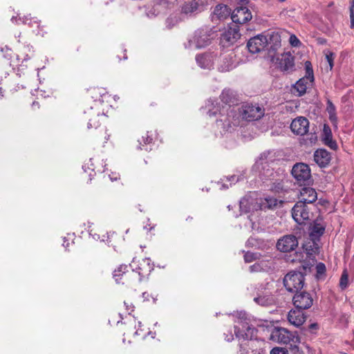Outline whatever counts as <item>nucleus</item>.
I'll return each instance as SVG.
<instances>
[{
	"mask_svg": "<svg viewBox=\"0 0 354 354\" xmlns=\"http://www.w3.org/2000/svg\"><path fill=\"white\" fill-rule=\"evenodd\" d=\"M130 267L131 270H128L127 265H121L115 270L113 277L118 283H122L128 286H134L147 279L153 270L151 260L148 258L142 259L138 261L133 259Z\"/></svg>",
	"mask_w": 354,
	"mask_h": 354,
	"instance_id": "obj_1",
	"label": "nucleus"
},
{
	"mask_svg": "<svg viewBox=\"0 0 354 354\" xmlns=\"http://www.w3.org/2000/svg\"><path fill=\"white\" fill-rule=\"evenodd\" d=\"M230 92L229 91H223L221 95V98L224 105L221 106L218 103L214 105V102L210 100H208L206 108L208 109V113L209 116H214L219 112L221 118L216 120V126L220 129V133L221 135H224L227 132H231L232 126L230 124V118H234L232 111L228 113L229 106L227 103L230 100Z\"/></svg>",
	"mask_w": 354,
	"mask_h": 354,
	"instance_id": "obj_2",
	"label": "nucleus"
},
{
	"mask_svg": "<svg viewBox=\"0 0 354 354\" xmlns=\"http://www.w3.org/2000/svg\"><path fill=\"white\" fill-rule=\"evenodd\" d=\"M282 201H278L272 197H266L264 198L253 199L251 197H244L240 201V210L241 212L249 213L254 212L259 210L272 209L281 204Z\"/></svg>",
	"mask_w": 354,
	"mask_h": 354,
	"instance_id": "obj_3",
	"label": "nucleus"
},
{
	"mask_svg": "<svg viewBox=\"0 0 354 354\" xmlns=\"http://www.w3.org/2000/svg\"><path fill=\"white\" fill-rule=\"evenodd\" d=\"M234 333L239 339H252L256 334V329L250 325L245 312H237L234 315Z\"/></svg>",
	"mask_w": 354,
	"mask_h": 354,
	"instance_id": "obj_4",
	"label": "nucleus"
},
{
	"mask_svg": "<svg viewBox=\"0 0 354 354\" xmlns=\"http://www.w3.org/2000/svg\"><path fill=\"white\" fill-rule=\"evenodd\" d=\"M214 33L207 28L198 29L191 36L185 47L191 49H198L207 46L213 39Z\"/></svg>",
	"mask_w": 354,
	"mask_h": 354,
	"instance_id": "obj_5",
	"label": "nucleus"
},
{
	"mask_svg": "<svg viewBox=\"0 0 354 354\" xmlns=\"http://www.w3.org/2000/svg\"><path fill=\"white\" fill-rule=\"evenodd\" d=\"M270 61L281 71L290 73L295 70V59L290 53L270 55Z\"/></svg>",
	"mask_w": 354,
	"mask_h": 354,
	"instance_id": "obj_6",
	"label": "nucleus"
},
{
	"mask_svg": "<svg viewBox=\"0 0 354 354\" xmlns=\"http://www.w3.org/2000/svg\"><path fill=\"white\" fill-rule=\"evenodd\" d=\"M306 75L299 79L295 84L294 88L298 93L299 96L306 93L307 88L312 85L314 82V74L312 64L309 61L305 62Z\"/></svg>",
	"mask_w": 354,
	"mask_h": 354,
	"instance_id": "obj_7",
	"label": "nucleus"
},
{
	"mask_svg": "<svg viewBox=\"0 0 354 354\" xmlns=\"http://www.w3.org/2000/svg\"><path fill=\"white\" fill-rule=\"evenodd\" d=\"M304 284V274L301 272H290L283 279V285L289 292H297Z\"/></svg>",
	"mask_w": 354,
	"mask_h": 354,
	"instance_id": "obj_8",
	"label": "nucleus"
},
{
	"mask_svg": "<svg viewBox=\"0 0 354 354\" xmlns=\"http://www.w3.org/2000/svg\"><path fill=\"white\" fill-rule=\"evenodd\" d=\"M270 339L279 344H288L290 342L297 343L299 337L284 328H274L270 335Z\"/></svg>",
	"mask_w": 354,
	"mask_h": 354,
	"instance_id": "obj_9",
	"label": "nucleus"
},
{
	"mask_svg": "<svg viewBox=\"0 0 354 354\" xmlns=\"http://www.w3.org/2000/svg\"><path fill=\"white\" fill-rule=\"evenodd\" d=\"M293 219L299 224L304 223L310 218V212L303 201H298L292 209Z\"/></svg>",
	"mask_w": 354,
	"mask_h": 354,
	"instance_id": "obj_10",
	"label": "nucleus"
},
{
	"mask_svg": "<svg viewBox=\"0 0 354 354\" xmlns=\"http://www.w3.org/2000/svg\"><path fill=\"white\" fill-rule=\"evenodd\" d=\"M231 19L234 24H245L252 19V13L243 3H241L234 10Z\"/></svg>",
	"mask_w": 354,
	"mask_h": 354,
	"instance_id": "obj_11",
	"label": "nucleus"
},
{
	"mask_svg": "<svg viewBox=\"0 0 354 354\" xmlns=\"http://www.w3.org/2000/svg\"><path fill=\"white\" fill-rule=\"evenodd\" d=\"M298 246V240L292 234L285 235L279 239L277 243V248L283 252H289Z\"/></svg>",
	"mask_w": 354,
	"mask_h": 354,
	"instance_id": "obj_12",
	"label": "nucleus"
},
{
	"mask_svg": "<svg viewBox=\"0 0 354 354\" xmlns=\"http://www.w3.org/2000/svg\"><path fill=\"white\" fill-rule=\"evenodd\" d=\"M292 174L299 183L308 180L310 178V170L308 165L297 163L292 169Z\"/></svg>",
	"mask_w": 354,
	"mask_h": 354,
	"instance_id": "obj_13",
	"label": "nucleus"
},
{
	"mask_svg": "<svg viewBox=\"0 0 354 354\" xmlns=\"http://www.w3.org/2000/svg\"><path fill=\"white\" fill-rule=\"evenodd\" d=\"M264 114L263 109L259 106L247 104L243 106L241 111L242 118L247 120H257Z\"/></svg>",
	"mask_w": 354,
	"mask_h": 354,
	"instance_id": "obj_14",
	"label": "nucleus"
},
{
	"mask_svg": "<svg viewBox=\"0 0 354 354\" xmlns=\"http://www.w3.org/2000/svg\"><path fill=\"white\" fill-rule=\"evenodd\" d=\"M290 129L295 135L304 136L308 131L309 121L305 117H297L292 121Z\"/></svg>",
	"mask_w": 354,
	"mask_h": 354,
	"instance_id": "obj_15",
	"label": "nucleus"
},
{
	"mask_svg": "<svg viewBox=\"0 0 354 354\" xmlns=\"http://www.w3.org/2000/svg\"><path fill=\"white\" fill-rule=\"evenodd\" d=\"M240 37L239 26L232 24L223 32L221 39L223 45L229 46L235 43Z\"/></svg>",
	"mask_w": 354,
	"mask_h": 354,
	"instance_id": "obj_16",
	"label": "nucleus"
},
{
	"mask_svg": "<svg viewBox=\"0 0 354 354\" xmlns=\"http://www.w3.org/2000/svg\"><path fill=\"white\" fill-rule=\"evenodd\" d=\"M296 292L292 299L293 304L296 308L308 309L310 308L313 302L310 294L306 292Z\"/></svg>",
	"mask_w": 354,
	"mask_h": 354,
	"instance_id": "obj_17",
	"label": "nucleus"
},
{
	"mask_svg": "<svg viewBox=\"0 0 354 354\" xmlns=\"http://www.w3.org/2000/svg\"><path fill=\"white\" fill-rule=\"evenodd\" d=\"M267 39L264 35H258L251 38L247 44L249 51L252 53H257L266 47Z\"/></svg>",
	"mask_w": 354,
	"mask_h": 354,
	"instance_id": "obj_18",
	"label": "nucleus"
},
{
	"mask_svg": "<svg viewBox=\"0 0 354 354\" xmlns=\"http://www.w3.org/2000/svg\"><path fill=\"white\" fill-rule=\"evenodd\" d=\"M325 231V225L319 220H316L310 227V239L313 241L314 248L318 249V244L317 241H319L320 236Z\"/></svg>",
	"mask_w": 354,
	"mask_h": 354,
	"instance_id": "obj_19",
	"label": "nucleus"
},
{
	"mask_svg": "<svg viewBox=\"0 0 354 354\" xmlns=\"http://www.w3.org/2000/svg\"><path fill=\"white\" fill-rule=\"evenodd\" d=\"M267 39L266 47L269 51V57L270 55H275V52L281 46V37L278 32H271L267 35H264Z\"/></svg>",
	"mask_w": 354,
	"mask_h": 354,
	"instance_id": "obj_20",
	"label": "nucleus"
},
{
	"mask_svg": "<svg viewBox=\"0 0 354 354\" xmlns=\"http://www.w3.org/2000/svg\"><path fill=\"white\" fill-rule=\"evenodd\" d=\"M270 152L263 153L261 155L259 159L255 162L253 169L258 170L260 175L263 176H268L272 175V171L269 168H266L268 165L269 160L268 158Z\"/></svg>",
	"mask_w": 354,
	"mask_h": 354,
	"instance_id": "obj_21",
	"label": "nucleus"
},
{
	"mask_svg": "<svg viewBox=\"0 0 354 354\" xmlns=\"http://www.w3.org/2000/svg\"><path fill=\"white\" fill-rule=\"evenodd\" d=\"M235 57L234 53H230L223 56L220 60L218 66V71L221 72H227L234 68L236 66Z\"/></svg>",
	"mask_w": 354,
	"mask_h": 354,
	"instance_id": "obj_22",
	"label": "nucleus"
},
{
	"mask_svg": "<svg viewBox=\"0 0 354 354\" xmlns=\"http://www.w3.org/2000/svg\"><path fill=\"white\" fill-rule=\"evenodd\" d=\"M301 310H291L288 315V322L296 327L301 326L306 321V316Z\"/></svg>",
	"mask_w": 354,
	"mask_h": 354,
	"instance_id": "obj_23",
	"label": "nucleus"
},
{
	"mask_svg": "<svg viewBox=\"0 0 354 354\" xmlns=\"http://www.w3.org/2000/svg\"><path fill=\"white\" fill-rule=\"evenodd\" d=\"M331 160L330 153L326 149H319L314 153V160L321 167H326Z\"/></svg>",
	"mask_w": 354,
	"mask_h": 354,
	"instance_id": "obj_24",
	"label": "nucleus"
},
{
	"mask_svg": "<svg viewBox=\"0 0 354 354\" xmlns=\"http://www.w3.org/2000/svg\"><path fill=\"white\" fill-rule=\"evenodd\" d=\"M215 55L212 53H204L196 57L198 65L204 69H211L213 66Z\"/></svg>",
	"mask_w": 354,
	"mask_h": 354,
	"instance_id": "obj_25",
	"label": "nucleus"
},
{
	"mask_svg": "<svg viewBox=\"0 0 354 354\" xmlns=\"http://www.w3.org/2000/svg\"><path fill=\"white\" fill-rule=\"evenodd\" d=\"M317 198V194L315 189L309 187H303L300 191L299 201L304 203H313Z\"/></svg>",
	"mask_w": 354,
	"mask_h": 354,
	"instance_id": "obj_26",
	"label": "nucleus"
},
{
	"mask_svg": "<svg viewBox=\"0 0 354 354\" xmlns=\"http://www.w3.org/2000/svg\"><path fill=\"white\" fill-rule=\"evenodd\" d=\"M230 15V11L225 5H217L214 10L212 20H223Z\"/></svg>",
	"mask_w": 354,
	"mask_h": 354,
	"instance_id": "obj_27",
	"label": "nucleus"
},
{
	"mask_svg": "<svg viewBox=\"0 0 354 354\" xmlns=\"http://www.w3.org/2000/svg\"><path fill=\"white\" fill-rule=\"evenodd\" d=\"M323 140L326 145L328 146L332 149H336L337 145L335 140H333L332 133L328 127L324 126Z\"/></svg>",
	"mask_w": 354,
	"mask_h": 354,
	"instance_id": "obj_28",
	"label": "nucleus"
},
{
	"mask_svg": "<svg viewBox=\"0 0 354 354\" xmlns=\"http://www.w3.org/2000/svg\"><path fill=\"white\" fill-rule=\"evenodd\" d=\"M254 301L263 306H267L272 305L274 303V299L272 296L270 295H264V296H260L258 297H255L254 299Z\"/></svg>",
	"mask_w": 354,
	"mask_h": 354,
	"instance_id": "obj_29",
	"label": "nucleus"
},
{
	"mask_svg": "<svg viewBox=\"0 0 354 354\" xmlns=\"http://www.w3.org/2000/svg\"><path fill=\"white\" fill-rule=\"evenodd\" d=\"M11 21L12 22H16L18 24H20V22L25 24H27L31 27L33 26V24H36L37 26H38V21L37 20H32V18L28 17V16H25L23 18L19 17V19H17V17H12Z\"/></svg>",
	"mask_w": 354,
	"mask_h": 354,
	"instance_id": "obj_30",
	"label": "nucleus"
},
{
	"mask_svg": "<svg viewBox=\"0 0 354 354\" xmlns=\"http://www.w3.org/2000/svg\"><path fill=\"white\" fill-rule=\"evenodd\" d=\"M268 264V261H261L251 266L250 269L251 272H260L268 268L269 267Z\"/></svg>",
	"mask_w": 354,
	"mask_h": 354,
	"instance_id": "obj_31",
	"label": "nucleus"
},
{
	"mask_svg": "<svg viewBox=\"0 0 354 354\" xmlns=\"http://www.w3.org/2000/svg\"><path fill=\"white\" fill-rule=\"evenodd\" d=\"M261 255L259 253L248 252L244 255V259L245 262L250 263L254 260L259 259Z\"/></svg>",
	"mask_w": 354,
	"mask_h": 354,
	"instance_id": "obj_32",
	"label": "nucleus"
},
{
	"mask_svg": "<svg viewBox=\"0 0 354 354\" xmlns=\"http://www.w3.org/2000/svg\"><path fill=\"white\" fill-rule=\"evenodd\" d=\"M325 57L327 62L328 63L329 69L331 71L334 65L335 54L330 50H327L325 52Z\"/></svg>",
	"mask_w": 354,
	"mask_h": 354,
	"instance_id": "obj_33",
	"label": "nucleus"
},
{
	"mask_svg": "<svg viewBox=\"0 0 354 354\" xmlns=\"http://www.w3.org/2000/svg\"><path fill=\"white\" fill-rule=\"evenodd\" d=\"M348 284V276L346 270H344L341 276L339 281V286L342 289H345Z\"/></svg>",
	"mask_w": 354,
	"mask_h": 354,
	"instance_id": "obj_34",
	"label": "nucleus"
},
{
	"mask_svg": "<svg viewBox=\"0 0 354 354\" xmlns=\"http://www.w3.org/2000/svg\"><path fill=\"white\" fill-rule=\"evenodd\" d=\"M100 115L97 113L93 119H91L88 122V128L90 129L91 127L97 128L100 126Z\"/></svg>",
	"mask_w": 354,
	"mask_h": 354,
	"instance_id": "obj_35",
	"label": "nucleus"
},
{
	"mask_svg": "<svg viewBox=\"0 0 354 354\" xmlns=\"http://www.w3.org/2000/svg\"><path fill=\"white\" fill-rule=\"evenodd\" d=\"M178 19L175 16H170L166 21L167 26L171 28L178 23Z\"/></svg>",
	"mask_w": 354,
	"mask_h": 354,
	"instance_id": "obj_36",
	"label": "nucleus"
},
{
	"mask_svg": "<svg viewBox=\"0 0 354 354\" xmlns=\"http://www.w3.org/2000/svg\"><path fill=\"white\" fill-rule=\"evenodd\" d=\"M316 271H317V277H319L320 275L324 274V272H326L325 265L322 263H317L316 266Z\"/></svg>",
	"mask_w": 354,
	"mask_h": 354,
	"instance_id": "obj_37",
	"label": "nucleus"
},
{
	"mask_svg": "<svg viewBox=\"0 0 354 354\" xmlns=\"http://www.w3.org/2000/svg\"><path fill=\"white\" fill-rule=\"evenodd\" d=\"M270 354H288V353L284 348L275 347L271 350Z\"/></svg>",
	"mask_w": 354,
	"mask_h": 354,
	"instance_id": "obj_38",
	"label": "nucleus"
},
{
	"mask_svg": "<svg viewBox=\"0 0 354 354\" xmlns=\"http://www.w3.org/2000/svg\"><path fill=\"white\" fill-rule=\"evenodd\" d=\"M289 41H290V44L292 46H295L296 47V46H298L300 44V41L299 40V39L295 35H290V39H289Z\"/></svg>",
	"mask_w": 354,
	"mask_h": 354,
	"instance_id": "obj_39",
	"label": "nucleus"
},
{
	"mask_svg": "<svg viewBox=\"0 0 354 354\" xmlns=\"http://www.w3.org/2000/svg\"><path fill=\"white\" fill-rule=\"evenodd\" d=\"M326 110H327L328 114L336 113L335 112V106L330 101H328Z\"/></svg>",
	"mask_w": 354,
	"mask_h": 354,
	"instance_id": "obj_40",
	"label": "nucleus"
},
{
	"mask_svg": "<svg viewBox=\"0 0 354 354\" xmlns=\"http://www.w3.org/2000/svg\"><path fill=\"white\" fill-rule=\"evenodd\" d=\"M239 180H240L239 178L235 175L231 176L229 178L228 177L226 178V182H229L230 185H231L232 184H234L235 183L238 182Z\"/></svg>",
	"mask_w": 354,
	"mask_h": 354,
	"instance_id": "obj_41",
	"label": "nucleus"
},
{
	"mask_svg": "<svg viewBox=\"0 0 354 354\" xmlns=\"http://www.w3.org/2000/svg\"><path fill=\"white\" fill-rule=\"evenodd\" d=\"M124 305L126 306V309L129 314L131 313V312L133 311L134 306H133V304L131 303H128V302L124 301Z\"/></svg>",
	"mask_w": 354,
	"mask_h": 354,
	"instance_id": "obj_42",
	"label": "nucleus"
},
{
	"mask_svg": "<svg viewBox=\"0 0 354 354\" xmlns=\"http://www.w3.org/2000/svg\"><path fill=\"white\" fill-rule=\"evenodd\" d=\"M353 13H354V0H351L350 18L351 19H353Z\"/></svg>",
	"mask_w": 354,
	"mask_h": 354,
	"instance_id": "obj_43",
	"label": "nucleus"
},
{
	"mask_svg": "<svg viewBox=\"0 0 354 354\" xmlns=\"http://www.w3.org/2000/svg\"><path fill=\"white\" fill-rule=\"evenodd\" d=\"M329 119L330 120L333 122V123H336L337 122V116H336V113H330L329 114Z\"/></svg>",
	"mask_w": 354,
	"mask_h": 354,
	"instance_id": "obj_44",
	"label": "nucleus"
},
{
	"mask_svg": "<svg viewBox=\"0 0 354 354\" xmlns=\"http://www.w3.org/2000/svg\"><path fill=\"white\" fill-rule=\"evenodd\" d=\"M152 139L149 136H147V137H142V141L145 144L150 143Z\"/></svg>",
	"mask_w": 354,
	"mask_h": 354,
	"instance_id": "obj_45",
	"label": "nucleus"
},
{
	"mask_svg": "<svg viewBox=\"0 0 354 354\" xmlns=\"http://www.w3.org/2000/svg\"><path fill=\"white\" fill-rule=\"evenodd\" d=\"M233 339V335L230 333V335H227L225 336V340L227 342H231Z\"/></svg>",
	"mask_w": 354,
	"mask_h": 354,
	"instance_id": "obj_46",
	"label": "nucleus"
},
{
	"mask_svg": "<svg viewBox=\"0 0 354 354\" xmlns=\"http://www.w3.org/2000/svg\"><path fill=\"white\" fill-rule=\"evenodd\" d=\"M229 187V185L225 183V182H222V185H221V187L220 188L221 189H227Z\"/></svg>",
	"mask_w": 354,
	"mask_h": 354,
	"instance_id": "obj_47",
	"label": "nucleus"
},
{
	"mask_svg": "<svg viewBox=\"0 0 354 354\" xmlns=\"http://www.w3.org/2000/svg\"><path fill=\"white\" fill-rule=\"evenodd\" d=\"M142 297L144 298V300H149V295L147 292H143Z\"/></svg>",
	"mask_w": 354,
	"mask_h": 354,
	"instance_id": "obj_48",
	"label": "nucleus"
},
{
	"mask_svg": "<svg viewBox=\"0 0 354 354\" xmlns=\"http://www.w3.org/2000/svg\"><path fill=\"white\" fill-rule=\"evenodd\" d=\"M303 268H304L305 272H307L308 270H310V267L309 266L308 264L306 266H303Z\"/></svg>",
	"mask_w": 354,
	"mask_h": 354,
	"instance_id": "obj_49",
	"label": "nucleus"
},
{
	"mask_svg": "<svg viewBox=\"0 0 354 354\" xmlns=\"http://www.w3.org/2000/svg\"><path fill=\"white\" fill-rule=\"evenodd\" d=\"M23 60H28L30 59V57L28 56V55H24L23 57H21Z\"/></svg>",
	"mask_w": 354,
	"mask_h": 354,
	"instance_id": "obj_50",
	"label": "nucleus"
},
{
	"mask_svg": "<svg viewBox=\"0 0 354 354\" xmlns=\"http://www.w3.org/2000/svg\"><path fill=\"white\" fill-rule=\"evenodd\" d=\"M109 177H110L111 180H112V181L116 180L118 179L117 176H115V177H111V176H109Z\"/></svg>",
	"mask_w": 354,
	"mask_h": 354,
	"instance_id": "obj_51",
	"label": "nucleus"
},
{
	"mask_svg": "<svg viewBox=\"0 0 354 354\" xmlns=\"http://www.w3.org/2000/svg\"><path fill=\"white\" fill-rule=\"evenodd\" d=\"M248 218H249V219L250 220V221H251V222L252 223V224H253V223H254V221H253V219H252V215H250V216H248Z\"/></svg>",
	"mask_w": 354,
	"mask_h": 354,
	"instance_id": "obj_52",
	"label": "nucleus"
},
{
	"mask_svg": "<svg viewBox=\"0 0 354 354\" xmlns=\"http://www.w3.org/2000/svg\"><path fill=\"white\" fill-rule=\"evenodd\" d=\"M351 26L353 27L354 26V18H353V19H351Z\"/></svg>",
	"mask_w": 354,
	"mask_h": 354,
	"instance_id": "obj_53",
	"label": "nucleus"
},
{
	"mask_svg": "<svg viewBox=\"0 0 354 354\" xmlns=\"http://www.w3.org/2000/svg\"><path fill=\"white\" fill-rule=\"evenodd\" d=\"M238 124V122L236 121V120H234V122H233V125L235 126Z\"/></svg>",
	"mask_w": 354,
	"mask_h": 354,
	"instance_id": "obj_54",
	"label": "nucleus"
},
{
	"mask_svg": "<svg viewBox=\"0 0 354 354\" xmlns=\"http://www.w3.org/2000/svg\"><path fill=\"white\" fill-rule=\"evenodd\" d=\"M27 49H28L29 51L30 50V48L28 46L27 48H24V51H26Z\"/></svg>",
	"mask_w": 354,
	"mask_h": 354,
	"instance_id": "obj_55",
	"label": "nucleus"
},
{
	"mask_svg": "<svg viewBox=\"0 0 354 354\" xmlns=\"http://www.w3.org/2000/svg\"><path fill=\"white\" fill-rule=\"evenodd\" d=\"M135 334H136V335H140V334L139 333V332H138V330H137L135 332Z\"/></svg>",
	"mask_w": 354,
	"mask_h": 354,
	"instance_id": "obj_56",
	"label": "nucleus"
},
{
	"mask_svg": "<svg viewBox=\"0 0 354 354\" xmlns=\"http://www.w3.org/2000/svg\"><path fill=\"white\" fill-rule=\"evenodd\" d=\"M36 104H37V103L36 102H34L32 103V106H35V105H36Z\"/></svg>",
	"mask_w": 354,
	"mask_h": 354,
	"instance_id": "obj_57",
	"label": "nucleus"
},
{
	"mask_svg": "<svg viewBox=\"0 0 354 354\" xmlns=\"http://www.w3.org/2000/svg\"><path fill=\"white\" fill-rule=\"evenodd\" d=\"M252 241H253V239H249V240L248 241V243H250Z\"/></svg>",
	"mask_w": 354,
	"mask_h": 354,
	"instance_id": "obj_58",
	"label": "nucleus"
},
{
	"mask_svg": "<svg viewBox=\"0 0 354 354\" xmlns=\"http://www.w3.org/2000/svg\"><path fill=\"white\" fill-rule=\"evenodd\" d=\"M138 326H141V322H138Z\"/></svg>",
	"mask_w": 354,
	"mask_h": 354,
	"instance_id": "obj_59",
	"label": "nucleus"
},
{
	"mask_svg": "<svg viewBox=\"0 0 354 354\" xmlns=\"http://www.w3.org/2000/svg\"><path fill=\"white\" fill-rule=\"evenodd\" d=\"M280 1L283 2V1H285L286 0H279Z\"/></svg>",
	"mask_w": 354,
	"mask_h": 354,
	"instance_id": "obj_60",
	"label": "nucleus"
}]
</instances>
